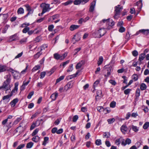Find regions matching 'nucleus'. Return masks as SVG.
Returning a JSON list of instances; mask_svg holds the SVG:
<instances>
[{
	"mask_svg": "<svg viewBox=\"0 0 149 149\" xmlns=\"http://www.w3.org/2000/svg\"><path fill=\"white\" fill-rule=\"evenodd\" d=\"M25 144H22L19 145L17 148L16 149H22L24 147Z\"/></svg>",
	"mask_w": 149,
	"mask_h": 149,
	"instance_id": "nucleus-51",
	"label": "nucleus"
},
{
	"mask_svg": "<svg viewBox=\"0 0 149 149\" xmlns=\"http://www.w3.org/2000/svg\"><path fill=\"white\" fill-rule=\"evenodd\" d=\"M54 27V26L53 24H51L49 25L48 27V30L49 31H52L53 30Z\"/></svg>",
	"mask_w": 149,
	"mask_h": 149,
	"instance_id": "nucleus-49",
	"label": "nucleus"
},
{
	"mask_svg": "<svg viewBox=\"0 0 149 149\" xmlns=\"http://www.w3.org/2000/svg\"><path fill=\"white\" fill-rule=\"evenodd\" d=\"M78 118V116L77 115H75L74 116L73 118V121L74 122H76Z\"/></svg>",
	"mask_w": 149,
	"mask_h": 149,
	"instance_id": "nucleus-56",
	"label": "nucleus"
},
{
	"mask_svg": "<svg viewBox=\"0 0 149 149\" xmlns=\"http://www.w3.org/2000/svg\"><path fill=\"white\" fill-rule=\"evenodd\" d=\"M97 109L98 111L99 112H100L102 110H103L104 108L100 106L97 107Z\"/></svg>",
	"mask_w": 149,
	"mask_h": 149,
	"instance_id": "nucleus-64",
	"label": "nucleus"
},
{
	"mask_svg": "<svg viewBox=\"0 0 149 149\" xmlns=\"http://www.w3.org/2000/svg\"><path fill=\"white\" fill-rule=\"evenodd\" d=\"M96 144L98 146H100L101 144V140L100 139H97L95 141Z\"/></svg>",
	"mask_w": 149,
	"mask_h": 149,
	"instance_id": "nucleus-57",
	"label": "nucleus"
},
{
	"mask_svg": "<svg viewBox=\"0 0 149 149\" xmlns=\"http://www.w3.org/2000/svg\"><path fill=\"white\" fill-rule=\"evenodd\" d=\"M19 38L17 33H15L14 34L10 36L9 37L8 41L10 42L13 41H16L19 40Z\"/></svg>",
	"mask_w": 149,
	"mask_h": 149,
	"instance_id": "nucleus-3",
	"label": "nucleus"
},
{
	"mask_svg": "<svg viewBox=\"0 0 149 149\" xmlns=\"http://www.w3.org/2000/svg\"><path fill=\"white\" fill-rule=\"evenodd\" d=\"M116 103L114 101L111 102L110 104V107L112 108H114L116 106Z\"/></svg>",
	"mask_w": 149,
	"mask_h": 149,
	"instance_id": "nucleus-53",
	"label": "nucleus"
},
{
	"mask_svg": "<svg viewBox=\"0 0 149 149\" xmlns=\"http://www.w3.org/2000/svg\"><path fill=\"white\" fill-rule=\"evenodd\" d=\"M25 6L27 10L29 12L25 16V17H26L29 15L32 14L33 12V9L31 8L28 4L26 5Z\"/></svg>",
	"mask_w": 149,
	"mask_h": 149,
	"instance_id": "nucleus-6",
	"label": "nucleus"
},
{
	"mask_svg": "<svg viewBox=\"0 0 149 149\" xmlns=\"http://www.w3.org/2000/svg\"><path fill=\"white\" fill-rule=\"evenodd\" d=\"M32 140L35 143L38 142L40 140V137L38 136H34L32 139Z\"/></svg>",
	"mask_w": 149,
	"mask_h": 149,
	"instance_id": "nucleus-19",
	"label": "nucleus"
},
{
	"mask_svg": "<svg viewBox=\"0 0 149 149\" xmlns=\"http://www.w3.org/2000/svg\"><path fill=\"white\" fill-rule=\"evenodd\" d=\"M57 127H54L53 128H52V132L53 134H54L55 133H57Z\"/></svg>",
	"mask_w": 149,
	"mask_h": 149,
	"instance_id": "nucleus-61",
	"label": "nucleus"
},
{
	"mask_svg": "<svg viewBox=\"0 0 149 149\" xmlns=\"http://www.w3.org/2000/svg\"><path fill=\"white\" fill-rule=\"evenodd\" d=\"M95 1H94L91 3L89 9L90 12H92L93 11L95 5Z\"/></svg>",
	"mask_w": 149,
	"mask_h": 149,
	"instance_id": "nucleus-11",
	"label": "nucleus"
},
{
	"mask_svg": "<svg viewBox=\"0 0 149 149\" xmlns=\"http://www.w3.org/2000/svg\"><path fill=\"white\" fill-rule=\"evenodd\" d=\"M79 27V26L77 25H72L70 27V29L71 31H73L74 30L78 29Z\"/></svg>",
	"mask_w": 149,
	"mask_h": 149,
	"instance_id": "nucleus-17",
	"label": "nucleus"
},
{
	"mask_svg": "<svg viewBox=\"0 0 149 149\" xmlns=\"http://www.w3.org/2000/svg\"><path fill=\"white\" fill-rule=\"evenodd\" d=\"M123 140V138L122 137H120L119 138L117 139L115 141V143L117 146H119L121 142H122Z\"/></svg>",
	"mask_w": 149,
	"mask_h": 149,
	"instance_id": "nucleus-12",
	"label": "nucleus"
},
{
	"mask_svg": "<svg viewBox=\"0 0 149 149\" xmlns=\"http://www.w3.org/2000/svg\"><path fill=\"white\" fill-rule=\"evenodd\" d=\"M73 84L71 82H69L67 85L65 86V88H70L72 87Z\"/></svg>",
	"mask_w": 149,
	"mask_h": 149,
	"instance_id": "nucleus-44",
	"label": "nucleus"
},
{
	"mask_svg": "<svg viewBox=\"0 0 149 149\" xmlns=\"http://www.w3.org/2000/svg\"><path fill=\"white\" fill-rule=\"evenodd\" d=\"M40 68V66L39 65L35 66L32 69V72L35 71L36 70H38Z\"/></svg>",
	"mask_w": 149,
	"mask_h": 149,
	"instance_id": "nucleus-43",
	"label": "nucleus"
},
{
	"mask_svg": "<svg viewBox=\"0 0 149 149\" xmlns=\"http://www.w3.org/2000/svg\"><path fill=\"white\" fill-rule=\"evenodd\" d=\"M115 120V119L114 118H112L109 119L107 120V121L109 124H111L113 123Z\"/></svg>",
	"mask_w": 149,
	"mask_h": 149,
	"instance_id": "nucleus-47",
	"label": "nucleus"
},
{
	"mask_svg": "<svg viewBox=\"0 0 149 149\" xmlns=\"http://www.w3.org/2000/svg\"><path fill=\"white\" fill-rule=\"evenodd\" d=\"M109 82L112 85H114V86L116 84V83L115 81V80H109Z\"/></svg>",
	"mask_w": 149,
	"mask_h": 149,
	"instance_id": "nucleus-55",
	"label": "nucleus"
},
{
	"mask_svg": "<svg viewBox=\"0 0 149 149\" xmlns=\"http://www.w3.org/2000/svg\"><path fill=\"white\" fill-rule=\"evenodd\" d=\"M24 10L22 8L20 7L19 8L17 11V13L18 14H23L24 13Z\"/></svg>",
	"mask_w": 149,
	"mask_h": 149,
	"instance_id": "nucleus-30",
	"label": "nucleus"
},
{
	"mask_svg": "<svg viewBox=\"0 0 149 149\" xmlns=\"http://www.w3.org/2000/svg\"><path fill=\"white\" fill-rule=\"evenodd\" d=\"M110 136V134L109 132H104L103 134V137L104 138H109Z\"/></svg>",
	"mask_w": 149,
	"mask_h": 149,
	"instance_id": "nucleus-33",
	"label": "nucleus"
},
{
	"mask_svg": "<svg viewBox=\"0 0 149 149\" xmlns=\"http://www.w3.org/2000/svg\"><path fill=\"white\" fill-rule=\"evenodd\" d=\"M42 52L40 51L39 52H38L36 54L34 55V58L35 59H37L41 54H42Z\"/></svg>",
	"mask_w": 149,
	"mask_h": 149,
	"instance_id": "nucleus-24",
	"label": "nucleus"
},
{
	"mask_svg": "<svg viewBox=\"0 0 149 149\" xmlns=\"http://www.w3.org/2000/svg\"><path fill=\"white\" fill-rule=\"evenodd\" d=\"M64 77L63 76H62L60 77L58 79H57L56 80V83H57L59 82L61 80H63Z\"/></svg>",
	"mask_w": 149,
	"mask_h": 149,
	"instance_id": "nucleus-46",
	"label": "nucleus"
},
{
	"mask_svg": "<svg viewBox=\"0 0 149 149\" xmlns=\"http://www.w3.org/2000/svg\"><path fill=\"white\" fill-rule=\"evenodd\" d=\"M140 89L142 90H144L146 89V85L144 84V83H142L140 85Z\"/></svg>",
	"mask_w": 149,
	"mask_h": 149,
	"instance_id": "nucleus-36",
	"label": "nucleus"
},
{
	"mask_svg": "<svg viewBox=\"0 0 149 149\" xmlns=\"http://www.w3.org/2000/svg\"><path fill=\"white\" fill-rule=\"evenodd\" d=\"M39 130L38 128L36 129L31 134V135L32 136H35V135L37 134L38 133Z\"/></svg>",
	"mask_w": 149,
	"mask_h": 149,
	"instance_id": "nucleus-42",
	"label": "nucleus"
},
{
	"mask_svg": "<svg viewBox=\"0 0 149 149\" xmlns=\"http://www.w3.org/2000/svg\"><path fill=\"white\" fill-rule=\"evenodd\" d=\"M73 64H72L70 65H69L68 68L67 70V72H71L73 70Z\"/></svg>",
	"mask_w": 149,
	"mask_h": 149,
	"instance_id": "nucleus-38",
	"label": "nucleus"
},
{
	"mask_svg": "<svg viewBox=\"0 0 149 149\" xmlns=\"http://www.w3.org/2000/svg\"><path fill=\"white\" fill-rule=\"evenodd\" d=\"M48 45L47 44H44L42 45L40 48V51L41 52L43 50L45 49L46 48H47Z\"/></svg>",
	"mask_w": 149,
	"mask_h": 149,
	"instance_id": "nucleus-37",
	"label": "nucleus"
},
{
	"mask_svg": "<svg viewBox=\"0 0 149 149\" xmlns=\"http://www.w3.org/2000/svg\"><path fill=\"white\" fill-rule=\"evenodd\" d=\"M54 58L56 60H62L61 56L57 53L54 54Z\"/></svg>",
	"mask_w": 149,
	"mask_h": 149,
	"instance_id": "nucleus-23",
	"label": "nucleus"
},
{
	"mask_svg": "<svg viewBox=\"0 0 149 149\" xmlns=\"http://www.w3.org/2000/svg\"><path fill=\"white\" fill-rule=\"evenodd\" d=\"M99 33L101 37L103 36L106 33V31L104 28H101L98 30Z\"/></svg>",
	"mask_w": 149,
	"mask_h": 149,
	"instance_id": "nucleus-14",
	"label": "nucleus"
},
{
	"mask_svg": "<svg viewBox=\"0 0 149 149\" xmlns=\"http://www.w3.org/2000/svg\"><path fill=\"white\" fill-rule=\"evenodd\" d=\"M93 36L95 38H100L101 37L98 30L96 31L93 33Z\"/></svg>",
	"mask_w": 149,
	"mask_h": 149,
	"instance_id": "nucleus-21",
	"label": "nucleus"
},
{
	"mask_svg": "<svg viewBox=\"0 0 149 149\" xmlns=\"http://www.w3.org/2000/svg\"><path fill=\"white\" fill-rule=\"evenodd\" d=\"M149 127V122H146L143 126V128L144 129H147Z\"/></svg>",
	"mask_w": 149,
	"mask_h": 149,
	"instance_id": "nucleus-34",
	"label": "nucleus"
},
{
	"mask_svg": "<svg viewBox=\"0 0 149 149\" xmlns=\"http://www.w3.org/2000/svg\"><path fill=\"white\" fill-rule=\"evenodd\" d=\"M58 93L55 92L53 93L50 96V97L53 100H55L56 99L58 96Z\"/></svg>",
	"mask_w": 149,
	"mask_h": 149,
	"instance_id": "nucleus-18",
	"label": "nucleus"
},
{
	"mask_svg": "<svg viewBox=\"0 0 149 149\" xmlns=\"http://www.w3.org/2000/svg\"><path fill=\"white\" fill-rule=\"evenodd\" d=\"M18 101V99L17 98L13 99L10 103L11 106L12 107H14Z\"/></svg>",
	"mask_w": 149,
	"mask_h": 149,
	"instance_id": "nucleus-15",
	"label": "nucleus"
},
{
	"mask_svg": "<svg viewBox=\"0 0 149 149\" xmlns=\"http://www.w3.org/2000/svg\"><path fill=\"white\" fill-rule=\"evenodd\" d=\"M22 118L21 116L17 118L13 123V125H16L18 124L19 121L22 119Z\"/></svg>",
	"mask_w": 149,
	"mask_h": 149,
	"instance_id": "nucleus-31",
	"label": "nucleus"
},
{
	"mask_svg": "<svg viewBox=\"0 0 149 149\" xmlns=\"http://www.w3.org/2000/svg\"><path fill=\"white\" fill-rule=\"evenodd\" d=\"M145 57V54H141L139 56V60L140 61H143Z\"/></svg>",
	"mask_w": 149,
	"mask_h": 149,
	"instance_id": "nucleus-27",
	"label": "nucleus"
},
{
	"mask_svg": "<svg viewBox=\"0 0 149 149\" xmlns=\"http://www.w3.org/2000/svg\"><path fill=\"white\" fill-rule=\"evenodd\" d=\"M132 128L133 130L135 132H137L138 131V129L136 126L132 125Z\"/></svg>",
	"mask_w": 149,
	"mask_h": 149,
	"instance_id": "nucleus-59",
	"label": "nucleus"
},
{
	"mask_svg": "<svg viewBox=\"0 0 149 149\" xmlns=\"http://www.w3.org/2000/svg\"><path fill=\"white\" fill-rule=\"evenodd\" d=\"M140 31H141V33L144 35H147L149 33V29H141L140 30Z\"/></svg>",
	"mask_w": 149,
	"mask_h": 149,
	"instance_id": "nucleus-20",
	"label": "nucleus"
},
{
	"mask_svg": "<svg viewBox=\"0 0 149 149\" xmlns=\"http://www.w3.org/2000/svg\"><path fill=\"white\" fill-rule=\"evenodd\" d=\"M82 3V0H75L74 1V3L75 5H78Z\"/></svg>",
	"mask_w": 149,
	"mask_h": 149,
	"instance_id": "nucleus-39",
	"label": "nucleus"
},
{
	"mask_svg": "<svg viewBox=\"0 0 149 149\" xmlns=\"http://www.w3.org/2000/svg\"><path fill=\"white\" fill-rule=\"evenodd\" d=\"M84 63L85 61H81L79 62L76 66V69H77L80 68L82 65H84Z\"/></svg>",
	"mask_w": 149,
	"mask_h": 149,
	"instance_id": "nucleus-13",
	"label": "nucleus"
},
{
	"mask_svg": "<svg viewBox=\"0 0 149 149\" xmlns=\"http://www.w3.org/2000/svg\"><path fill=\"white\" fill-rule=\"evenodd\" d=\"M103 61V58L102 56H100L99 57L97 63L98 66L100 65L102 63Z\"/></svg>",
	"mask_w": 149,
	"mask_h": 149,
	"instance_id": "nucleus-26",
	"label": "nucleus"
},
{
	"mask_svg": "<svg viewBox=\"0 0 149 149\" xmlns=\"http://www.w3.org/2000/svg\"><path fill=\"white\" fill-rule=\"evenodd\" d=\"M7 79L4 81L3 85L0 87V89H2L3 90L5 91L6 93H10L11 91V87L10 85V75L8 74L6 76Z\"/></svg>",
	"mask_w": 149,
	"mask_h": 149,
	"instance_id": "nucleus-1",
	"label": "nucleus"
},
{
	"mask_svg": "<svg viewBox=\"0 0 149 149\" xmlns=\"http://www.w3.org/2000/svg\"><path fill=\"white\" fill-rule=\"evenodd\" d=\"M16 132H19L20 133L24 131L23 127L22 126L21 124H19V126L16 129Z\"/></svg>",
	"mask_w": 149,
	"mask_h": 149,
	"instance_id": "nucleus-16",
	"label": "nucleus"
},
{
	"mask_svg": "<svg viewBox=\"0 0 149 149\" xmlns=\"http://www.w3.org/2000/svg\"><path fill=\"white\" fill-rule=\"evenodd\" d=\"M140 91L139 89H138L136 90L135 94V96L136 97V98L135 99V100H137L138 97L140 95Z\"/></svg>",
	"mask_w": 149,
	"mask_h": 149,
	"instance_id": "nucleus-28",
	"label": "nucleus"
},
{
	"mask_svg": "<svg viewBox=\"0 0 149 149\" xmlns=\"http://www.w3.org/2000/svg\"><path fill=\"white\" fill-rule=\"evenodd\" d=\"M46 74V72H42L40 74V78L41 79H43L45 76Z\"/></svg>",
	"mask_w": 149,
	"mask_h": 149,
	"instance_id": "nucleus-48",
	"label": "nucleus"
},
{
	"mask_svg": "<svg viewBox=\"0 0 149 149\" xmlns=\"http://www.w3.org/2000/svg\"><path fill=\"white\" fill-rule=\"evenodd\" d=\"M29 29L30 28L29 27H26L23 29L22 30V32L24 33H26L27 32L28 33V32L29 30Z\"/></svg>",
	"mask_w": 149,
	"mask_h": 149,
	"instance_id": "nucleus-45",
	"label": "nucleus"
},
{
	"mask_svg": "<svg viewBox=\"0 0 149 149\" xmlns=\"http://www.w3.org/2000/svg\"><path fill=\"white\" fill-rule=\"evenodd\" d=\"M33 145V143L32 142H30L27 143L26 147L27 148H31Z\"/></svg>",
	"mask_w": 149,
	"mask_h": 149,
	"instance_id": "nucleus-35",
	"label": "nucleus"
},
{
	"mask_svg": "<svg viewBox=\"0 0 149 149\" xmlns=\"http://www.w3.org/2000/svg\"><path fill=\"white\" fill-rule=\"evenodd\" d=\"M131 91V89H127L124 91V93L125 95L128 94Z\"/></svg>",
	"mask_w": 149,
	"mask_h": 149,
	"instance_id": "nucleus-54",
	"label": "nucleus"
},
{
	"mask_svg": "<svg viewBox=\"0 0 149 149\" xmlns=\"http://www.w3.org/2000/svg\"><path fill=\"white\" fill-rule=\"evenodd\" d=\"M132 54L133 56L135 57L138 55V52L136 50H134L132 52Z\"/></svg>",
	"mask_w": 149,
	"mask_h": 149,
	"instance_id": "nucleus-63",
	"label": "nucleus"
},
{
	"mask_svg": "<svg viewBox=\"0 0 149 149\" xmlns=\"http://www.w3.org/2000/svg\"><path fill=\"white\" fill-rule=\"evenodd\" d=\"M49 138L48 137H45L44 138V141L42 143V145L45 146L47 143V141H49Z\"/></svg>",
	"mask_w": 149,
	"mask_h": 149,
	"instance_id": "nucleus-32",
	"label": "nucleus"
},
{
	"mask_svg": "<svg viewBox=\"0 0 149 149\" xmlns=\"http://www.w3.org/2000/svg\"><path fill=\"white\" fill-rule=\"evenodd\" d=\"M132 79L134 81H136L138 79V77L136 74H133L132 76Z\"/></svg>",
	"mask_w": 149,
	"mask_h": 149,
	"instance_id": "nucleus-50",
	"label": "nucleus"
},
{
	"mask_svg": "<svg viewBox=\"0 0 149 149\" xmlns=\"http://www.w3.org/2000/svg\"><path fill=\"white\" fill-rule=\"evenodd\" d=\"M34 41L36 42H39L40 41V38L39 36L37 37L34 40Z\"/></svg>",
	"mask_w": 149,
	"mask_h": 149,
	"instance_id": "nucleus-62",
	"label": "nucleus"
},
{
	"mask_svg": "<svg viewBox=\"0 0 149 149\" xmlns=\"http://www.w3.org/2000/svg\"><path fill=\"white\" fill-rule=\"evenodd\" d=\"M120 6V5H118L114 7L115 15L114 16V18L115 19L117 18L118 15L120 14L121 10L123 9V7Z\"/></svg>",
	"mask_w": 149,
	"mask_h": 149,
	"instance_id": "nucleus-2",
	"label": "nucleus"
},
{
	"mask_svg": "<svg viewBox=\"0 0 149 149\" xmlns=\"http://www.w3.org/2000/svg\"><path fill=\"white\" fill-rule=\"evenodd\" d=\"M34 93L33 91H32L27 96V98L29 99H30L31 97L33 95Z\"/></svg>",
	"mask_w": 149,
	"mask_h": 149,
	"instance_id": "nucleus-58",
	"label": "nucleus"
},
{
	"mask_svg": "<svg viewBox=\"0 0 149 149\" xmlns=\"http://www.w3.org/2000/svg\"><path fill=\"white\" fill-rule=\"evenodd\" d=\"M83 22H84V19L82 18H80L78 21V23L79 24H82Z\"/></svg>",
	"mask_w": 149,
	"mask_h": 149,
	"instance_id": "nucleus-52",
	"label": "nucleus"
},
{
	"mask_svg": "<svg viewBox=\"0 0 149 149\" xmlns=\"http://www.w3.org/2000/svg\"><path fill=\"white\" fill-rule=\"evenodd\" d=\"M6 70L5 67L0 65V73L5 71Z\"/></svg>",
	"mask_w": 149,
	"mask_h": 149,
	"instance_id": "nucleus-41",
	"label": "nucleus"
},
{
	"mask_svg": "<svg viewBox=\"0 0 149 149\" xmlns=\"http://www.w3.org/2000/svg\"><path fill=\"white\" fill-rule=\"evenodd\" d=\"M19 85L18 82H16L15 84L14 88L10 94L12 96L14 93H16L18 90V86Z\"/></svg>",
	"mask_w": 149,
	"mask_h": 149,
	"instance_id": "nucleus-9",
	"label": "nucleus"
},
{
	"mask_svg": "<svg viewBox=\"0 0 149 149\" xmlns=\"http://www.w3.org/2000/svg\"><path fill=\"white\" fill-rule=\"evenodd\" d=\"M120 130L123 134H125L128 128L125 125H123L121 127Z\"/></svg>",
	"mask_w": 149,
	"mask_h": 149,
	"instance_id": "nucleus-10",
	"label": "nucleus"
},
{
	"mask_svg": "<svg viewBox=\"0 0 149 149\" xmlns=\"http://www.w3.org/2000/svg\"><path fill=\"white\" fill-rule=\"evenodd\" d=\"M104 69H107V72L106 74L104 75L105 77H108L110 74V72L111 70L112 67L111 65H106L104 67Z\"/></svg>",
	"mask_w": 149,
	"mask_h": 149,
	"instance_id": "nucleus-4",
	"label": "nucleus"
},
{
	"mask_svg": "<svg viewBox=\"0 0 149 149\" xmlns=\"http://www.w3.org/2000/svg\"><path fill=\"white\" fill-rule=\"evenodd\" d=\"M41 6H43L42 10L43 11V12L46 13L49 11L50 9L49 5V4L43 3L41 4Z\"/></svg>",
	"mask_w": 149,
	"mask_h": 149,
	"instance_id": "nucleus-5",
	"label": "nucleus"
},
{
	"mask_svg": "<svg viewBox=\"0 0 149 149\" xmlns=\"http://www.w3.org/2000/svg\"><path fill=\"white\" fill-rule=\"evenodd\" d=\"M59 17V15L58 14L55 15H53L52 16V19L53 20H54L58 18Z\"/></svg>",
	"mask_w": 149,
	"mask_h": 149,
	"instance_id": "nucleus-60",
	"label": "nucleus"
},
{
	"mask_svg": "<svg viewBox=\"0 0 149 149\" xmlns=\"http://www.w3.org/2000/svg\"><path fill=\"white\" fill-rule=\"evenodd\" d=\"M11 95L10 94H8L7 95L4 96L2 98V100H8L7 101V102L9 101L10 99L9 98L11 97Z\"/></svg>",
	"mask_w": 149,
	"mask_h": 149,
	"instance_id": "nucleus-25",
	"label": "nucleus"
},
{
	"mask_svg": "<svg viewBox=\"0 0 149 149\" xmlns=\"http://www.w3.org/2000/svg\"><path fill=\"white\" fill-rule=\"evenodd\" d=\"M36 123L37 122L33 123L30 128L31 130H32L36 126Z\"/></svg>",
	"mask_w": 149,
	"mask_h": 149,
	"instance_id": "nucleus-40",
	"label": "nucleus"
},
{
	"mask_svg": "<svg viewBox=\"0 0 149 149\" xmlns=\"http://www.w3.org/2000/svg\"><path fill=\"white\" fill-rule=\"evenodd\" d=\"M109 19H103L102 20V22L104 23L106 22V24H108L110 26H112L114 25L115 23L112 20L109 21Z\"/></svg>",
	"mask_w": 149,
	"mask_h": 149,
	"instance_id": "nucleus-7",
	"label": "nucleus"
},
{
	"mask_svg": "<svg viewBox=\"0 0 149 149\" xmlns=\"http://www.w3.org/2000/svg\"><path fill=\"white\" fill-rule=\"evenodd\" d=\"M122 142H121V145L123 146H125L127 144L129 145L131 143V139L129 138H127L125 141L124 139L123 138Z\"/></svg>",
	"mask_w": 149,
	"mask_h": 149,
	"instance_id": "nucleus-8",
	"label": "nucleus"
},
{
	"mask_svg": "<svg viewBox=\"0 0 149 149\" xmlns=\"http://www.w3.org/2000/svg\"><path fill=\"white\" fill-rule=\"evenodd\" d=\"M10 27V25L8 24H6L2 30V32L3 33H5L6 32L8 28Z\"/></svg>",
	"mask_w": 149,
	"mask_h": 149,
	"instance_id": "nucleus-22",
	"label": "nucleus"
},
{
	"mask_svg": "<svg viewBox=\"0 0 149 149\" xmlns=\"http://www.w3.org/2000/svg\"><path fill=\"white\" fill-rule=\"evenodd\" d=\"M79 73L78 72H77L75 74H74L72 75H71L68 76V78L70 79H71L72 78L76 77Z\"/></svg>",
	"mask_w": 149,
	"mask_h": 149,
	"instance_id": "nucleus-29",
	"label": "nucleus"
}]
</instances>
